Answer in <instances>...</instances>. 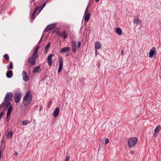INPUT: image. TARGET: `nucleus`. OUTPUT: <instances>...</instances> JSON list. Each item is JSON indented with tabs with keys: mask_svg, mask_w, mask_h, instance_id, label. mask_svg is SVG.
<instances>
[{
	"mask_svg": "<svg viewBox=\"0 0 161 161\" xmlns=\"http://www.w3.org/2000/svg\"><path fill=\"white\" fill-rule=\"evenodd\" d=\"M39 46H36L34 50L32 56L29 57L27 62L30 65H34L36 64V59L38 57V50Z\"/></svg>",
	"mask_w": 161,
	"mask_h": 161,
	"instance_id": "obj_1",
	"label": "nucleus"
},
{
	"mask_svg": "<svg viewBox=\"0 0 161 161\" xmlns=\"http://www.w3.org/2000/svg\"><path fill=\"white\" fill-rule=\"evenodd\" d=\"M31 92L27 91L23 98V103L25 106H28L31 102L33 96Z\"/></svg>",
	"mask_w": 161,
	"mask_h": 161,
	"instance_id": "obj_2",
	"label": "nucleus"
},
{
	"mask_svg": "<svg viewBox=\"0 0 161 161\" xmlns=\"http://www.w3.org/2000/svg\"><path fill=\"white\" fill-rule=\"evenodd\" d=\"M138 139L137 137H130L128 139V146L129 147H134L137 142Z\"/></svg>",
	"mask_w": 161,
	"mask_h": 161,
	"instance_id": "obj_3",
	"label": "nucleus"
},
{
	"mask_svg": "<svg viewBox=\"0 0 161 161\" xmlns=\"http://www.w3.org/2000/svg\"><path fill=\"white\" fill-rule=\"evenodd\" d=\"M56 33L59 36L62 37L64 40L67 38L68 36L67 32L65 31H64L62 33L58 31H57Z\"/></svg>",
	"mask_w": 161,
	"mask_h": 161,
	"instance_id": "obj_4",
	"label": "nucleus"
},
{
	"mask_svg": "<svg viewBox=\"0 0 161 161\" xmlns=\"http://www.w3.org/2000/svg\"><path fill=\"white\" fill-rule=\"evenodd\" d=\"M22 94L21 93H19L18 92H16L14 96V101L16 103H19L21 98Z\"/></svg>",
	"mask_w": 161,
	"mask_h": 161,
	"instance_id": "obj_5",
	"label": "nucleus"
},
{
	"mask_svg": "<svg viewBox=\"0 0 161 161\" xmlns=\"http://www.w3.org/2000/svg\"><path fill=\"white\" fill-rule=\"evenodd\" d=\"M90 16L91 14L88 12V9L87 8L86 9L84 16L85 21L86 22H88L90 19Z\"/></svg>",
	"mask_w": 161,
	"mask_h": 161,
	"instance_id": "obj_6",
	"label": "nucleus"
},
{
	"mask_svg": "<svg viewBox=\"0 0 161 161\" xmlns=\"http://www.w3.org/2000/svg\"><path fill=\"white\" fill-rule=\"evenodd\" d=\"M13 96V94L12 92H7L4 97V101H11Z\"/></svg>",
	"mask_w": 161,
	"mask_h": 161,
	"instance_id": "obj_7",
	"label": "nucleus"
},
{
	"mask_svg": "<svg viewBox=\"0 0 161 161\" xmlns=\"http://www.w3.org/2000/svg\"><path fill=\"white\" fill-rule=\"evenodd\" d=\"M63 60L62 57H60L59 59V66L58 69V73L59 74L62 70L63 66Z\"/></svg>",
	"mask_w": 161,
	"mask_h": 161,
	"instance_id": "obj_8",
	"label": "nucleus"
},
{
	"mask_svg": "<svg viewBox=\"0 0 161 161\" xmlns=\"http://www.w3.org/2000/svg\"><path fill=\"white\" fill-rule=\"evenodd\" d=\"M156 54V50L155 47H153L150 50L149 54V57L150 58H152L153 55Z\"/></svg>",
	"mask_w": 161,
	"mask_h": 161,
	"instance_id": "obj_9",
	"label": "nucleus"
},
{
	"mask_svg": "<svg viewBox=\"0 0 161 161\" xmlns=\"http://www.w3.org/2000/svg\"><path fill=\"white\" fill-rule=\"evenodd\" d=\"M55 27V26L54 24H51L47 26L45 29L44 31L45 32L51 31L54 29Z\"/></svg>",
	"mask_w": 161,
	"mask_h": 161,
	"instance_id": "obj_10",
	"label": "nucleus"
},
{
	"mask_svg": "<svg viewBox=\"0 0 161 161\" xmlns=\"http://www.w3.org/2000/svg\"><path fill=\"white\" fill-rule=\"evenodd\" d=\"M71 47L73 53H75L76 51L77 46L76 42L74 41H71Z\"/></svg>",
	"mask_w": 161,
	"mask_h": 161,
	"instance_id": "obj_11",
	"label": "nucleus"
},
{
	"mask_svg": "<svg viewBox=\"0 0 161 161\" xmlns=\"http://www.w3.org/2000/svg\"><path fill=\"white\" fill-rule=\"evenodd\" d=\"M54 56V54H50L48 56L47 60L49 65L51 66L52 64V57Z\"/></svg>",
	"mask_w": 161,
	"mask_h": 161,
	"instance_id": "obj_12",
	"label": "nucleus"
},
{
	"mask_svg": "<svg viewBox=\"0 0 161 161\" xmlns=\"http://www.w3.org/2000/svg\"><path fill=\"white\" fill-rule=\"evenodd\" d=\"M161 129V127L160 125H158L155 128L153 134L154 136H157V135L156 134L158 133Z\"/></svg>",
	"mask_w": 161,
	"mask_h": 161,
	"instance_id": "obj_13",
	"label": "nucleus"
},
{
	"mask_svg": "<svg viewBox=\"0 0 161 161\" xmlns=\"http://www.w3.org/2000/svg\"><path fill=\"white\" fill-rule=\"evenodd\" d=\"M22 75L23 80L25 81H28L29 80V78L27 73L24 71L22 72Z\"/></svg>",
	"mask_w": 161,
	"mask_h": 161,
	"instance_id": "obj_14",
	"label": "nucleus"
},
{
	"mask_svg": "<svg viewBox=\"0 0 161 161\" xmlns=\"http://www.w3.org/2000/svg\"><path fill=\"white\" fill-rule=\"evenodd\" d=\"M70 50V48L68 47H65L62 48L59 51V52L62 53H66L69 52Z\"/></svg>",
	"mask_w": 161,
	"mask_h": 161,
	"instance_id": "obj_15",
	"label": "nucleus"
},
{
	"mask_svg": "<svg viewBox=\"0 0 161 161\" xmlns=\"http://www.w3.org/2000/svg\"><path fill=\"white\" fill-rule=\"evenodd\" d=\"M59 108L58 107H57L55 110L54 111L53 113V116L54 117H57L59 113Z\"/></svg>",
	"mask_w": 161,
	"mask_h": 161,
	"instance_id": "obj_16",
	"label": "nucleus"
},
{
	"mask_svg": "<svg viewBox=\"0 0 161 161\" xmlns=\"http://www.w3.org/2000/svg\"><path fill=\"white\" fill-rule=\"evenodd\" d=\"M13 75V72L12 70H8L6 73V76L8 78H10Z\"/></svg>",
	"mask_w": 161,
	"mask_h": 161,
	"instance_id": "obj_17",
	"label": "nucleus"
},
{
	"mask_svg": "<svg viewBox=\"0 0 161 161\" xmlns=\"http://www.w3.org/2000/svg\"><path fill=\"white\" fill-rule=\"evenodd\" d=\"M4 108H9V106L10 105H11V103L9 101H4Z\"/></svg>",
	"mask_w": 161,
	"mask_h": 161,
	"instance_id": "obj_18",
	"label": "nucleus"
},
{
	"mask_svg": "<svg viewBox=\"0 0 161 161\" xmlns=\"http://www.w3.org/2000/svg\"><path fill=\"white\" fill-rule=\"evenodd\" d=\"M101 47V45L99 42H97L95 43V48L96 49H99Z\"/></svg>",
	"mask_w": 161,
	"mask_h": 161,
	"instance_id": "obj_19",
	"label": "nucleus"
},
{
	"mask_svg": "<svg viewBox=\"0 0 161 161\" xmlns=\"http://www.w3.org/2000/svg\"><path fill=\"white\" fill-rule=\"evenodd\" d=\"M40 69V66L36 67L33 69L32 71V72L34 73H37Z\"/></svg>",
	"mask_w": 161,
	"mask_h": 161,
	"instance_id": "obj_20",
	"label": "nucleus"
},
{
	"mask_svg": "<svg viewBox=\"0 0 161 161\" xmlns=\"http://www.w3.org/2000/svg\"><path fill=\"white\" fill-rule=\"evenodd\" d=\"M115 31L117 34L119 35H121L122 34V31L121 29L119 27L116 28Z\"/></svg>",
	"mask_w": 161,
	"mask_h": 161,
	"instance_id": "obj_21",
	"label": "nucleus"
},
{
	"mask_svg": "<svg viewBox=\"0 0 161 161\" xmlns=\"http://www.w3.org/2000/svg\"><path fill=\"white\" fill-rule=\"evenodd\" d=\"M134 22L135 24H136V25L138 24L141 25L142 22L141 20L138 18H136L134 19Z\"/></svg>",
	"mask_w": 161,
	"mask_h": 161,
	"instance_id": "obj_22",
	"label": "nucleus"
},
{
	"mask_svg": "<svg viewBox=\"0 0 161 161\" xmlns=\"http://www.w3.org/2000/svg\"><path fill=\"white\" fill-rule=\"evenodd\" d=\"M50 45V42H49L48 43V44H47L46 46L45 47V50H44V52L45 53H47L48 50L49 49V47Z\"/></svg>",
	"mask_w": 161,
	"mask_h": 161,
	"instance_id": "obj_23",
	"label": "nucleus"
},
{
	"mask_svg": "<svg viewBox=\"0 0 161 161\" xmlns=\"http://www.w3.org/2000/svg\"><path fill=\"white\" fill-rule=\"evenodd\" d=\"M39 8H35L34 9V11H33V12L32 14V16H31V17L32 18L34 19L35 18V15L36 14V12L37 11V10Z\"/></svg>",
	"mask_w": 161,
	"mask_h": 161,
	"instance_id": "obj_24",
	"label": "nucleus"
},
{
	"mask_svg": "<svg viewBox=\"0 0 161 161\" xmlns=\"http://www.w3.org/2000/svg\"><path fill=\"white\" fill-rule=\"evenodd\" d=\"M13 136V132L12 131H9L8 134L7 138L8 139H10Z\"/></svg>",
	"mask_w": 161,
	"mask_h": 161,
	"instance_id": "obj_25",
	"label": "nucleus"
},
{
	"mask_svg": "<svg viewBox=\"0 0 161 161\" xmlns=\"http://www.w3.org/2000/svg\"><path fill=\"white\" fill-rule=\"evenodd\" d=\"M30 123V121L28 120H24L22 122V124L23 125H26Z\"/></svg>",
	"mask_w": 161,
	"mask_h": 161,
	"instance_id": "obj_26",
	"label": "nucleus"
},
{
	"mask_svg": "<svg viewBox=\"0 0 161 161\" xmlns=\"http://www.w3.org/2000/svg\"><path fill=\"white\" fill-rule=\"evenodd\" d=\"M13 107L11 105L9 106L7 111V113L11 114V112L12 110Z\"/></svg>",
	"mask_w": 161,
	"mask_h": 161,
	"instance_id": "obj_27",
	"label": "nucleus"
},
{
	"mask_svg": "<svg viewBox=\"0 0 161 161\" xmlns=\"http://www.w3.org/2000/svg\"><path fill=\"white\" fill-rule=\"evenodd\" d=\"M13 63L12 62H9V66L8 68V69H13Z\"/></svg>",
	"mask_w": 161,
	"mask_h": 161,
	"instance_id": "obj_28",
	"label": "nucleus"
},
{
	"mask_svg": "<svg viewBox=\"0 0 161 161\" xmlns=\"http://www.w3.org/2000/svg\"><path fill=\"white\" fill-rule=\"evenodd\" d=\"M10 114L7 113L6 115V119L7 121H8L10 117Z\"/></svg>",
	"mask_w": 161,
	"mask_h": 161,
	"instance_id": "obj_29",
	"label": "nucleus"
},
{
	"mask_svg": "<svg viewBox=\"0 0 161 161\" xmlns=\"http://www.w3.org/2000/svg\"><path fill=\"white\" fill-rule=\"evenodd\" d=\"M3 58L7 60H8L9 58V56L7 54H6L4 55Z\"/></svg>",
	"mask_w": 161,
	"mask_h": 161,
	"instance_id": "obj_30",
	"label": "nucleus"
},
{
	"mask_svg": "<svg viewBox=\"0 0 161 161\" xmlns=\"http://www.w3.org/2000/svg\"><path fill=\"white\" fill-rule=\"evenodd\" d=\"M3 114L4 113L3 111L0 113V119L2 118Z\"/></svg>",
	"mask_w": 161,
	"mask_h": 161,
	"instance_id": "obj_31",
	"label": "nucleus"
},
{
	"mask_svg": "<svg viewBox=\"0 0 161 161\" xmlns=\"http://www.w3.org/2000/svg\"><path fill=\"white\" fill-rule=\"evenodd\" d=\"M81 45V42H78V44L77 46V49H78Z\"/></svg>",
	"mask_w": 161,
	"mask_h": 161,
	"instance_id": "obj_32",
	"label": "nucleus"
},
{
	"mask_svg": "<svg viewBox=\"0 0 161 161\" xmlns=\"http://www.w3.org/2000/svg\"><path fill=\"white\" fill-rule=\"evenodd\" d=\"M109 142V140L108 138H106L105 139V143L107 144Z\"/></svg>",
	"mask_w": 161,
	"mask_h": 161,
	"instance_id": "obj_33",
	"label": "nucleus"
},
{
	"mask_svg": "<svg viewBox=\"0 0 161 161\" xmlns=\"http://www.w3.org/2000/svg\"><path fill=\"white\" fill-rule=\"evenodd\" d=\"M69 159V157L67 156H66V158L65 161H68Z\"/></svg>",
	"mask_w": 161,
	"mask_h": 161,
	"instance_id": "obj_34",
	"label": "nucleus"
},
{
	"mask_svg": "<svg viewBox=\"0 0 161 161\" xmlns=\"http://www.w3.org/2000/svg\"><path fill=\"white\" fill-rule=\"evenodd\" d=\"M1 150L0 149V160H1Z\"/></svg>",
	"mask_w": 161,
	"mask_h": 161,
	"instance_id": "obj_35",
	"label": "nucleus"
},
{
	"mask_svg": "<svg viewBox=\"0 0 161 161\" xmlns=\"http://www.w3.org/2000/svg\"><path fill=\"white\" fill-rule=\"evenodd\" d=\"M124 50H122L121 51V54L123 56V55Z\"/></svg>",
	"mask_w": 161,
	"mask_h": 161,
	"instance_id": "obj_36",
	"label": "nucleus"
},
{
	"mask_svg": "<svg viewBox=\"0 0 161 161\" xmlns=\"http://www.w3.org/2000/svg\"><path fill=\"white\" fill-rule=\"evenodd\" d=\"M18 155V153L17 152H15V153L14 156H17Z\"/></svg>",
	"mask_w": 161,
	"mask_h": 161,
	"instance_id": "obj_37",
	"label": "nucleus"
},
{
	"mask_svg": "<svg viewBox=\"0 0 161 161\" xmlns=\"http://www.w3.org/2000/svg\"><path fill=\"white\" fill-rule=\"evenodd\" d=\"M40 109L39 110L40 111H41L42 109V108H43V107L42 106H40Z\"/></svg>",
	"mask_w": 161,
	"mask_h": 161,
	"instance_id": "obj_38",
	"label": "nucleus"
},
{
	"mask_svg": "<svg viewBox=\"0 0 161 161\" xmlns=\"http://www.w3.org/2000/svg\"><path fill=\"white\" fill-rule=\"evenodd\" d=\"M26 66L28 67H29L30 68V65H28V64L26 65Z\"/></svg>",
	"mask_w": 161,
	"mask_h": 161,
	"instance_id": "obj_39",
	"label": "nucleus"
},
{
	"mask_svg": "<svg viewBox=\"0 0 161 161\" xmlns=\"http://www.w3.org/2000/svg\"><path fill=\"white\" fill-rule=\"evenodd\" d=\"M69 54L68 53H67L66 54V56H69Z\"/></svg>",
	"mask_w": 161,
	"mask_h": 161,
	"instance_id": "obj_40",
	"label": "nucleus"
},
{
	"mask_svg": "<svg viewBox=\"0 0 161 161\" xmlns=\"http://www.w3.org/2000/svg\"><path fill=\"white\" fill-rule=\"evenodd\" d=\"M130 153L131 154H133V151H131Z\"/></svg>",
	"mask_w": 161,
	"mask_h": 161,
	"instance_id": "obj_41",
	"label": "nucleus"
},
{
	"mask_svg": "<svg viewBox=\"0 0 161 161\" xmlns=\"http://www.w3.org/2000/svg\"><path fill=\"white\" fill-rule=\"evenodd\" d=\"M99 1V0H95V1L97 2H98Z\"/></svg>",
	"mask_w": 161,
	"mask_h": 161,
	"instance_id": "obj_42",
	"label": "nucleus"
},
{
	"mask_svg": "<svg viewBox=\"0 0 161 161\" xmlns=\"http://www.w3.org/2000/svg\"><path fill=\"white\" fill-rule=\"evenodd\" d=\"M97 49H96V50H95V53H96V54L97 53Z\"/></svg>",
	"mask_w": 161,
	"mask_h": 161,
	"instance_id": "obj_43",
	"label": "nucleus"
},
{
	"mask_svg": "<svg viewBox=\"0 0 161 161\" xmlns=\"http://www.w3.org/2000/svg\"><path fill=\"white\" fill-rule=\"evenodd\" d=\"M45 5H46V3H45L44 4V5H43V7H44V6H45Z\"/></svg>",
	"mask_w": 161,
	"mask_h": 161,
	"instance_id": "obj_44",
	"label": "nucleus"
},
{
	"mask_svg": "<svg viewBox=\"0 0 161 161\" xmlns=\"http://www.w3.org/2000/svg\"><path fill=\"white\" fill-rule=\"evenodd\" d=\"M3 103H2L0 105V106L2 104H3Z\"/></svg>",
	"mask_w": 161,
	"mask_h": 161,
	"instance_id": "obj_45",
	"label": "nucleus"
}]
</instances>
